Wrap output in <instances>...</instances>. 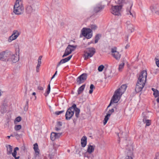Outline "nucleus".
<instances>
[{
  "label": "nucleus",
  "instance_id": "f257e3e1",
  "mask_svg": "<svg viewBox=\"0 0 159 159\" xmlns=\"http://www.w3.org/2000/svg\"><path fill=\"white\" fill-rule=\"evenodd\" d=\"M147 75V72L145 70H143L140 73L135 88L137 93H139L142 90L145 85Z\"/></svg>",
  "mask_w": 159,
  "mask_h": 159
},
{
  "label": "nucleus",
  "instance_id": "f03ea898",
  "mask_svg": "<svg viewBox=\"0 0 159 159\" xmlns=\"http://www.w3.org/2000/svg\"><path fill=\"white\" fill-rule=\"evenodd\" d=\"M24 9L22 0H16L14 7V13L16 15H20L23 13Z\"/></svg>",
  "mask_w": 159,
  "mask_h": 159
},
{
  "label": "nucleus",
  "instance_id": "7ed1b4c3",
  "mask_svg": "<svg viewBox=\"0 0 159 159\" xmlns=\"http://www.w3.org/2000/svg\"><path fill=\"white\" fill-rule=\"evenodd\" d=\"M90 28L91 29L84 28L82 30V35L88 39L90 38L92 36L91 29L93 30H96L97 28V26L95 25H92Z\"/></svg>",
  "mask_w": 159,
  "mask_h": 159
},
{
  "label": "nucleus",
  "instance_id": "20e7f679",
  "mask_svg": "<svg viewBox=\"0 0 159 159\" xmlns=\"http://www.w3.org/2000/svg\"><path fill=\"white\" fill-rule=\"evenodd\" d=\"M133 151L132 145L131 144L127 145L125 151V157L124 159H133L134 156Z\"/></svg>",
  "mask_w": 159,
  "mask_h": 159
},
{
  "label": "nucleus",
  "instance_id": "39448f33",
  "mask_svg": "<svg viewBox=\"0 0 159 159\" xmlns=\"http://www.w3.org/2000/svg\"><path fill=\"white\" fill-rule=\"evenodd\" d=\"M30 3V5L28 6L26 9V12L29 14H31L36 9L38 8L39 5V3L35 1H31Z\"/></svg>",
  "mask_w": 159,
  "mask_h": 159
},
{
  "label": "nucleus",
  "instance_id": "423d86ee",
  "mask_svg": "<svg viewBox=\"0 0 159 159\" xmlns=\"http://www.w3.org/2000/svg\"><path fill=\"white\" fill-rule=\"evenodd\" d=\"M76 108V104H74L71 107L69 108L67 110L66 115V120H70L74 114V108Z\"/></svg>",
  "mask_w": 159,
  "mask_h": 159
},
{
  "label": "nucleus",
  "instance_id": "0eeeda50",
  "mask_svg": "<svg viewBox=\"0 0 159 159\" xmlns=\"http://www.w3.org/2000/svg\"><path fill=\"white\" fill-rule=\"evenodd\" d=\"M95 52V50L93 48H87L86 50L84 51V59L86 60L89 57H92Z\"/></svg>",
  "mask_w": 159,
  "mask_h": 159
},
{
  "label": "nucleus",
  "instance_id": "6e6552de",
  "mask_svg": "<svg viewBox=\"0 0 159 159\" xmlns=\"http://www.w3.org/2000/svg\"><path fill=\"white\" fill-rule=\"evenodd\" d=\"M122 7V5L112 6L111 9V12L115 15L119 16Z\"/></svg>",
  "mask_w": 159,
  "mask_h": 159
},
{
  "label": "nucleus",
  "instance_id": "1a4fd4ad",
  "mask_svg": "<svg viewBox=\"0 0 159 159\" xmlns=\"http://www.w3.org/2000/svg\"><path fill=\"white\" fill-rule=\"evenodd\" d=\"M10 52L3 51L0 53V60L6 61L8 60V57L10 55Z\"/></svg>",
  "mask_w": 159,
  "mask_h": 159
},
{
  "label": "nucleus",
  "instance_id": "9d476101",
  "mask_svg": "<svg viewBox=\"0 0 159 159\" xmlns=\"http://www.w3.org/2000/svg\"><path fill=\"white\" fill-rule=\"evenodd\" d=\"M112 56L116 60H119L120 59L121 55L117 51V48L114 47L111 49Z\"/></svg>",
  "mask_w": 159,
  "mask_h": 159
},
{
  "label": "nucleus",
  "instance_id": "9b49d317",
  "mask_svg": "<svg viewBox=\"0 0 159 159\" xmlns=\"http://www.w3.org/2000/svg\"><path fill=\"white\" fill-rule=\"evenodd\" d=\"M10 55L8 57L7 61H10L13 63H16L19 60V55L14 54L10 52Z\"/></svg>",
  "mask_w": 159,
  "mask_h": 159
},
{
  "label": "nucleus",
  "instance_id": "f8f14e48",
  "mask_svg": "<svg viewBox=\"0 0 159 159\" xmlns=\"http://www.w3.org/2000/svg\"><path fill=\"white\" fill-rule=\"evenodd\" d=\"M119 96H121L120 94L118 93H117V92L115 91L114 92L111 101L110 103L108 106L107 108V109L111 106L112 102H113L114 103L117 102L119 100L118 99V97Z\"/></svg>",
  "mask_w": 159,
  "mask_h": 159
},
{
  "label": "nucleus",
  "instance_id": "ddd939ff",
  "mask_svg": "<svg viewBox=\"0 0 159 159\" xmlns=\"http://www.w3.org/2000/svg\"><path fill=\"white\" fill-rule=\"evenodd\" d=\"M87 74L86 73H83L79 76L76 79L78 84H80L83 83L86 80Z\"/></svg>",
  "mask_w": 159,
  "mask_h": 159
},
{
  "label": "nucleus",
  "instance_id": "4468645a",
  "mask_svg": "<svg viewBox=\"0 0 159 159\" xmlns=\"http://www.w3.org/2000/svg\"><path fill=\"white\" fill-rule=\"evenodd\" d=\"M19 35L20 33L18 31L14 30L12 35L9 37L8 41L11 42L12 41L16 39Z\"/></svg>",
  "mask_w": 159,
  "mask_h": 159
},
{
  "label": "nucleus",
  "instance_id": "2eb2a0df",
  "mask_svg": "<svg viewBox=\"0 0 159 159\" xmlns=\"http://www.w3.org/2000/svg\"><path fill=\"white\" fill-rule=\"evenodd\" d=\"M104 6L100 4L97 5L94 7L93 11L95 13L101 12L104 8Z\"/></svg>",
  "mask_w": 159,
  "mask_h": 159
},
{
  "label": "nucleus",
  "instance_id": "dca6fc26",
  "mask_svg": "<svg viewBox=\"0 0 159 159\" xmlns=\"http://www.w3.org/2000/svg\"><path fill=\"white\" fill-rule=\"evenodd\" d=\"M126 88V86L125 84L122 85L120 88L116 90V91L117 92V93L120 94L121 96L125 91Z\"/></svg>",
  "mask_w": 159,
  "mask_h": 159
},
{
  "label": "nucleus",
  "instance_id": "f3484780",
  "mask_svg": "<svg viewBox=\"0 0 159 159\" xmlns=\"http://www.w3.org/2000/svg\"><path fill=\"white\" fill-rule=\"evenodd\" d=\"M126 23L128 30H129L131 33L133 32L134 30V27L133 25L129 21H127Z\"/></svg>",
  "mask_w": 159,
  "mask_h": 159
},
{
  "label": "nucleus",
  "instance_id": "a211bd4d",
  "mask_svg": "<svg viewBox=\"0 0 159 159\" xmlns=\"http://www.w3.org/2000/svg\"><path fill=\"white\" fill-rule=\"evenodd\" d=\"M95 146V145H88V148L87 150V152L89 154H91L93 152Z\"/></svg>",
  "mask_w": 159,
  "mask_h": 159
},
{
  "label": "nucleus",
  "instance_id": "6ab92c4d",
  "mask_svg": "<svg viewBox=\"0 0 159 159\" xmlns=\"http://www.w3.org/2000/svg\"><path fill=\"white\" fill-rule=\"evenodd\" d=\"M42 57V56H40L38 60V64L36 67V70L37 72L39 71V69L41 64V59Z\"/></svg>",
  "mask_w": 159,
  "mask_h": 159
},
{
  "label": "nucleus",
  "instance_id": "aec40b11",
  "mask_svg": "<svg viewBox=\"0 0 159 159\" xmlns=\"http://www.w3.org/2000/svg\"><path fill=\"white\" fill-rule=\"evenodd\" d=\"M159 6L157 4L152 5L150 7V9L152 12H155L158 9Z\"/></svg>",
  "mask_w": 159,
  "mask_h": 159
},
{
  "label": "nucleus",
  "instance_id": "412c9836",
  "mask_svg": "<svg viewBox=\"0 0 159 159\" xmlns=\"http://www.w3.org/2000/svg\"><path fill=\"white\" fill-rule=\"evenodd\" d=\"M19 150V148L17 147H16L14 149L13 152H12V153H11L12 156L14 157L15 159H19L20 158V157L19 156H16L17 154L16 151Z\"/></svg>",
  "mask_w": 159,
  "mask_h": 159
},
{
  "label": "nucleus",
  "instance_id": "4be33fe9",
  "mask_svg": "<svg viewBox=\"0 0 159 159\" xmlns=\"http://www.w3.org/2000/svg\"><path fill=\"white\" fill-rule=\"evenodd\" d=\"M87 144V138L86 136H83L81 139V145L83 147H84Z\"/></svg>",
  "mask_w": 159,
  "mask_h": 159
},
{
  "label": "nucleus",
  "instance_id": "5701e85b",
  "mask_svg": "<svg viewBox=\"0 0 159 159\" xmlns=\"http://www.w3.org/2000/svg\"><path fill=\"white\" fill-rule=\"evenodd\" d=\"M7 154L8 155H11L12 153V147L10 145H8L7 146Z\"/></svg>",
  "mask_w": 159,
  "mask_h": 159
},
{
  "label": "nucleus",
  "instance_id": "b1692460",
  "mask_svg": "<svg viewBox=\"0 0 159 159\" xmlns=\"http://www.w3.org/2000/svg\"><path fill=\"white\" fill-rule=\"evenodd\" d=\"M85 85V84L83 85L80 87L78 89V94L79 95L81 94L84 91Z\"/></svg>",
  "mask_w": 159,
  "mask_h": 159
},
{
  "label": "nucleus",
  "instance_id": "393cba45",
  "mask_svg": "<svg viewBox=\"0 0 159 159\" xmlns=\"http://www.w3.org/2000/svg\"><path fill=\"white\" fill-rule=\"evenodd\" d=\"M6 106V105L5 104L1 106L0 111L2 113H4L7 111Z\"/></svg>",
  "mask_w": 159,
  "mask_h": 159
},
{
  "label": "nucleus",
  "instance_id": "a878e982",
  "mask_svg": "<svg viewBox=\"0 0 159 159\" xmlns=\"http://www.w3.org/2000/svg\"><path fill=\"white\" fill-rule=\"evenodd\" d=\"M34 149L36 155H38L39 153V149L38 148V145L37 143H35L34 145Z\"/></svg>",
  "mask_w": 159,
  "mask_h": 159
},
{
  "label": "nucleus",
  "instance_id": "bb28decb",
  "mask_svg": "<svg viewBox=\"0 0 159 159\" xmlns=\"http://www.w3.org/2000/svg\"><path fill=\"white\" fill-rule=\"evenodd\" d=\"M75 109L74 111H75V116L77 118L79 117V114L80 112V109L76 107V108H74Z\"/></svg>",
  "mask_w": 159,
  "mask_h": 159
},
{
  "label": "nucleus",
  "instance_id": "cd10ccee",
  "mask_svg": "<svg viewBox=\"0 0 159 159\" xmlns=\"http://www.w3.org/2000/svg\"><path fill=\"white\" fill-rule=\"evenodd\" d=\"M71 45H69L67 47L65 51L67 53H70V54L71 53L72 51H73V50L71 49L70 48H71Z\"/></svg>",
  "mask_w": 159,
  "mask_h": 159
},
{
  "label": "nucleus",
  "instance_id": "c85d7f7f",
  "mask_svg": "<svg viewBox=\"0 0 159 159\" xmlns=\"http://www.w3.org/2000/svg\"><path fill=\"white\" fill-rule=\"evenodd\" d=\"M101 34H98L96 35L95 38V43H97L98 42V40L100 39V38L101 37Z\"/></svg>",
  "mask_w": 159,
  "mask_h": 159
},
{
  "label": "nucleus",
  "instance_id": "c756f323",
  "mask_svg": "<svg viewBox=\"0 0 159 159\" xmlns=\"http://www.w3.org/2000/svg\"><path fill=\"white\" fill-rule=\"evenodd\" d=\"M110 116V115L109 114H107V115L105 116L103 120V124L104 125H105L107 123L109 119V118Z\"/></svg>",
  "mask_w": 159,
  "mask_h": 159
},
{
  "label": "nucleus",
  "instance_id": "7c9ffc66",
  "mask_svg": "<svg viewBox=\"0 0 159 159\" xmlns=\"http://www.w3.org/2000/svg\"><path fill=\"white\" fill-rule=\"evenodd\" d=\"M143 122L144 123L146 124V126H149L150 125L151 120H147L144 118L143 120Z\"/></svg>",
  "mask_w": 159,
  "mask_h": 159
},
{
  "label": "nucleus",
  "instance_id": "2f4dec72",
  "mask_svg": "<svg viewBox=\"0 0 159 159\" xmlns=\"http://www.w3.org/2000/svg\"><path fill=\"white\" fill-rule=\"evenodd\" d=\"M132 7V5H130L129 8L128 7L127 8L126 11L127 13V14H129L130 15H131L132 17H134V16L132 14V13L130 12V10L131 9Z\"/></svg>",
  "mask_w": 159,
  "mask_h": 159
},
{
  "label": "nucleus",
  "instance_id": "473e14b6",
  "mask_svg": "<svg viewBox=\"0 0 159 159\" xmlns=\"http://www.w3.org/2000/svg\"><path fill=\"white\" fill-rule=\"evenodd\" d=\"M50 84H49L48 85L47 89V91L46 92V93H44L45 96L46 97L48 96V95L49 94L50 91Z\"/></svg>",
  "mask_w": 159,
  "mask_h": 159
},
{
  "label": "nucleus",
  "instance_id": "72a5a7b5",
  "mask_svg": "<svg viewBox=\"0 0 159 159\" xmlns=\"http://www.w3.org/2000/svg\"><path fill=\"white\" fill-rule=\"evenodd\" d=\"M55 133L52 132L51 134V139L52 141H54L56 139Z\"/></svg>",
  "mask_w": 159,
  "mask_h": 159
},
{
  "label": "nucleus",
  "instance_id": "f704fd0d",
  "mask_svg": "<svg viewBox=\"0 0 159 159\" xmlns=\"http://www.w3.org/2000/svg\"><path fill=\"white\" fill-rule=\"evenodd\" d=\"M21 127V125H16L14 127V129L16 131H18L20 130Z\"/></svg>",
  "mask_w": 159,
  "mask_h": 159
},
{
  "label": "nucleus",
  "instance_id": "c9c22d12",
  "mask_svg": "<svg viewBox=\"0 0 159 159\" xmlns=\"http://www.w3.org/2000/svg\"><path fill=\"white\" fill-rule=\"evenodd\" d=\"M125 65L124 62H122L120 64L119 66V70L120 71H121L122 69L123 68Z\"/></svg>",
  "mask_w": 159,
  "mask_h": 159
},
{
  "label": "nucleus",
  "instance_id": "e433bc0d",
  "mask_svg": "<svg viewBox=\"0 0 159 159\" xmlns=\"http://www.w3.org/2000/svg\"><path fill=\"white\" fill-rule=\"evenodd\" d=\"M153 95L155 97H157L159 96V92L158 90H157L156 91H154L153 92Z\"/></svg>",
  "mask_w": 159,
  "mask_h": 159
},
{
  "label": "nucleus",
  "instance_id": "4c0bfd02",
  "mask_svg": "<svg viewBox=\"0 0 159 159\" xmlns=\"http://www.w3.org/2000/svg\"><path fill=\"white\" fill-rule=\"evenodd\" d=\"M104 67L103 65H101L98 67V70L99 72H101L102 71Z\"/></svg>",
  "mask_w": 159,
  "mask_h": 159
},
{
  "label": "nucleus",
  "instance_id": "58836bf2",
  "mask_svg": "<svg viewBox=\"0 0 159 159\" xmlns=\"http://www.w3.org/2000/svg\"><path fill=\"white\" fill-rule=\"evenodd\" d=\"M72 57V55L70 56H69L68 57L64 59H63L64 61L65 62H66L68 61Z\"/></svg>",
  "mask_w": 159,
  "mask_h": 159
},
{
  "label": "nucleus",
  "instance_id": "ea45409f",
  "mask_svg": "<svg viewBox=\"0 0 159 159\" xmlns=\"http://www.w3.org/2000/svg\"><path fill=\"white\" fill-rule=\"evenodd\" d=\"M66 63L63 59H62L58 63L57 65V68L61 64H63Z\"/></svg>",
  "mask_w": 159,
  "mask_h": 159
},
{
  "label": "nucleus",
  "instance_id": "a19ab883",
  "mask_svg": "<svg viewBox=\"0 0 159 159\" xmlns=\"http://www.w3.org/2000/svg\"><path fill=\"white\" fill-rule=\"evenodd\" d=\"M28 100H27L26 104L25 105L24 108V110L25 111H26L28 109Z\"/></svg>",
  "mask_w": 159,
  "mask_h": 159
},
{
  "label": "nucleus",
  "instance_id": "79ce46f5",
  "mask_svg": "<svg viewBox=\"0 0 159 159\" xmlns=\"http://www.w3.org/2000/svg\"><path fill=\"white\" fill-rule=\"evenodd\" d=\"M114 110L113 108H112L111 110H109V111H108V113L107 114H109L110 115V116L111 115V114L114 112Z\"/></svg>",
  "mask_w": 159,
  "mask_h": 159
},
{
  "label": "nucleus",
  "instance_id": "37998d69",
  "mask_svg": "<svg viewBox=\"0 0 159 159\" xmlns=\"http://www.w3.org/2000/svg\"><path fill=\"white\" fill-rule=\"evenodd\" d=\"M62 133H55L56 136L55 137L56 139H58L59 138L60 136L61 135Z\"/></svg>",
  "mask_w": 159,
  "mask_h": 159
},
{
  "label": "nucleus",
  "instance_id": "c03bdc74",
  "mask_svg": "<svg viewBox=\"0 0 159 159\" xmlns=\"http://www.w3.org/2000/svg\"><path fill=\"white\" fill-rule=\"evenodd\" d=\"M122 136L121 137V138H124L125 139V140H126L127 135L125 133H122Z\"/></svg>",
  "mask_w": 159,
  "mask_h": 159
},
{
  "label": "nucleus",
  "instance_id": "a18cd8bd",
  "mask_svg": "<svg viewBox=\"0 0 159 159\" xmlns=\"http://www.w3.org/2000/svg\"><path fill=\"white\" fill-rule=\"evenodd\" d=\"M64 112V110H62V111H57L55 112V114L57 115H60V114L63 113Z\"/></svg>",
  "mask_w": 159,
  "mask_h": 159
},
{
  "label": "nucleus",
  "instance_id": "49530a36",
  "mask_svg": "<svg viewBox=\"0 0 159 159\" xmlns=\"http://www.w3.org/2000/svg\"><path fill=\"white\" fill-rule=\"evenodd\" d=\"M21 120V118L20 116H18L16 118L15 120V121H17L18 122H19Z\"/></svg>",
  "mask_w": 159,
  "mask_h": 159
},
{
  "label": "nucleus",
  "instance_id": "de8ad7c7",
  "mask_svg": "<svg viewBox=\"0 0 159 159\" xmlns=\"http://www.w3.org/2000/svg\"><path fill=\"white\" fill-rule=\"evenodd\" d=\"M77 47V46H74V45H71V48H70L71 49L73 50V51H74L76 48Z\"/></svg>",
  "mask_w": 159,
  "mask_h": 159
},
{
  "label": "nucleus",
  "instance_id": "09e8293b",
  "mask_svg": "<svg viewBox=\"0 0 159 159\" xmlns=\"http://www.w3.org/2000/svg\"><path fill=\"white\" fill-rule=\"evenodd\" d=\"M154 159H159V152L156 154Z\"/></svg>",
  "mask_w": 159,
  "mask_h": 159
},
{
  "label": "nucleus",
  "instance_id": "8fccbe9b",
  "mask_svg": "<svg viewBox=\"0 0 159 159\" xmlns=\"http://www.w3.org/2000/svg\"><path fill=\"white\" fill-rule=\"evenodd\" d=\"M70 54V53H67L66 51L65 52V53H64V55L62 56V57H66L68 55H69Z\"/></svg>",
  "mask_w": 159,
  "mask_h": 159
},
{
  "label": "nucleus",
  "instance_id": "3c124183",
  "mask_svg": "<svg viewBox=\"0 0 159 159\" xmlns=\"http://www.w3.org/2000/svg\"><path fill=\"white\" fill-rule=\"evenodd\" d=\"M61 125H62L61 122L59 121L57 123V127H60L61 126Z\"/></svg>",
  "mask_w": 159,
  "mask_h": 159
},
{
  "label": "nucleus",
  "instance_id": "603ef678",
  "mask_svg": "<svg viewBox=\"0 0 159 159\" xmlns=\"http://www.w3.org/2000/svg\"><path fill=\"white\" fill-rule=\"evenodd\" d=\"M38 89L39 90H43V88L40 86H38Z\"/></svg>",
  "mask_w": 159,
  "mask_h": 159
},
{
  "label": "nucleus",
  "instance_id": "864d4df0",
  "mask_svg": "<svg viewBox=\"0 0 159 159\" xmlns=\"http://www.w3.org/2000/svg\"><path fill=\"white\" fill-rule=\"evenodd\" d=\"M94 88V85L93 84H91L90 85V89H93Z\"/></svg>",
  "mask_w": 159,
  "mask_h": 159
},
{
  "label": "nucleus",
  "instance_id": "5fc2aeb1",
  "mask_svg": "<svg viewBox=\"0 0 159 159\" xmlns=\"http://www.w3.org/2000/svg\"><path fill=\"white\" fill-rule=\"evenodd\" d=\"M57 126L55 127V129L57 131H58L60 129V128Z\"/></svg>",
  "mask_w": 159,
  "mask_h": 159
},
{
  "label": "nucleus",
  "instance_id": "6e6d98bb",
  "mask_svg": "<svg viewBox=\"0 0 159 159\" xmlns=\"http://www.w3.org/2000/svg\"><path fill=\"white\" fill-rule=\"evenodd\" d=\"M154 13H155L157 15H159V10L158 9Z\"/></svg>",
  "mask_w": 159,
  "mask_h": 159
},
{
  "label": "nucleus",
  "instance_id": "4d7b16f0",
  "mask_svg": "<svg viewBox=\"0 0 159 159\" xmlns=\"http://www.w3.org/2000/svg\"><path fill=\"white\" fill-rule=\"evenodd\" d=\"M156 64L157 66L159 67V60L156 61Z\"/></svg>",
  "mask_w": 159,
  "mask_h": 159
},
{
  "label": "nucleus",
  "instance_id": "13d9d810",
  "mask_svg": "<svg viewBox=\"0 0 159 159\" xmlns=\"http://www.w3.org/2000/svg\"><path fill=\"white\" fill-rule=\"evenodd\" d=\"M16 138V139H19V138H20V136L18 134H17V135H16V136H15Z\"/></svg>",
  "mask_w": 159,
  "mask_h": 159
},
{
  "label": "nucleus",
  "instance_id": "bf43d9fd",
  "mask_svg": "<svg viewBox=\"0 0 159 159\" xmlns=\"http://www.w3.org/2000/svg\"><path fill=\"white\" fill-rule=\"evenodd\" d=\"M93 92V89H90L89 91V93L90 94L92 93Z\"/></svg>",
  "mask_w": 159,
  "mask_h": 159
},
{
  "label": "nucleus",
  "instance_id": "052dcab7",
  "mask_svg": "<svg viewBox=\"0 0 159 159\" xmlns=\"http://www.w3.org/2000/svg\"><path fill=\"white\" fill-rule=\"evenodd\" d=\"M13 134L14 135V136L15 137L16 135H17V134H18L16 132H14L13 133Z\"/></svg>",
  "mask_w": 159,
  "mask_h": 159
},
{
  "label": "nucleus",
  "instance_id": "680f3d73",
  "mask_svg": "<svg viewBox=\"0 0 159 159\" xmlns=\"http://www.w3.org/2000/svg\"><path fill=\"white\" fill-rule=\"evenodd\" d=\"M152 89L153 91V92H154V91H156L157 90V89H155L153 88H152Z\"/></svg>",
  "mask_w": 159,
  "mask_h": 159
},
{
  "label": "nucleus",
  "instance_id": "e2e57ef3",
  "mask_svg": "<svg viewBox=\"0 0 159 159\" xmlns=\"http://www.w3.org/2000/svg\"><path fill=\"white\" fill-rule=\"evenodd\" d=\"M129 47V45L128 44H127L126 46L125 47V48L126 49H127Z\"/></svg>",
  "mask_w": 159,
  "mask_h": 159
},
{
  "label": "nucleus",
  "instance_id": "0e129e2a",
  "mask_svg": "<svg viewBox=\"0 0 159 159\" xmlns=\"http://www.w3.org/2000/svg\"><path fill=\"white\" fill-rule=\"evenodd\" d=\"M9 123H8V121L7 122V123L5 124V127H6V126L8 127V126H9Z\"/></svg>",
  "mask_w": 159,
  "mask_h": 159
},
{
  "label": "nucleus",
  "instance_id": "69168bd1",
  "mask_svg": "<svg viewBox=\"0 0 159 159\" xmlns=\"http://www.w3.org/2000/svg\"><path fill=\"white\" fill-rule=\"evenodd\" d=\"M157 102H159V96L158 97V98L157 99Z\"/></svg>",
  "mask_w": 159,
  "mask_h": 159
},
{
  "label": "nucleus",
  "instance_id": "338daca9",
  "mask_svg": "<svg viewBox=\"0 0 159 159\" xmlns=\"http://www.w3.org/2000/svg\"><path fill=\"white\" fill-rule=\"evenodd\" d=\"M86 154H85V157H87L88 158H89L90 157V156H86Z\"/></svg>",
  "mask_w": 159,
  "mask_h": 159
},
{
  "label": "nucleus",
  "instance_id": "774afa93",
  "mask_svg": "<svg viewBox=\"0 0 159 159\" xmlns=\"http://www.w3.org/2000/svg\"><path fill=\"white\" fill-rule=\"evenodd\" d=\"M119 0V3H121L122 2V0Z\"/></svg>",
  "mask_w": 159,
  "mask_h": 159
}]
</instances>
